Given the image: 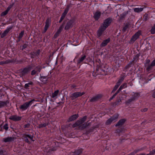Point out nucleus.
Wrapping results in <instances>:
<instances>
[{"instance_id":"nucleus-8","label":"nucleus","mask_w":155,"mask_h":155,"mask_svg":"<svg viewBox=\"0 0 155 155\" xmlns=\"http://www.w3.org/2000/svg\"><path fill=\"white\" fill-rule=\"evenodd\" d=\"M44 67L43 68L40 65H38L36 66L35 69L32 70L31 72V75L32 76H34L36 74H38L40 72L43 68H44Z\"/></svg>"},{"instance_id":"nucleus-62","label":"nucleus","mask_w":155,"mask_h":155,"mask_svg":"<svg viewBox=\"0 0 155 155\" xmlns=\"http://www.w3.org/2000/svg\"><path fill=\"white\" fill-rule=\"evenodd\" d=\"M59 36V35L57 33H56L54 36V38L55 39L57 38L58 36Z\"/></svg>"},{"instance_id":"nucleus-23","label":"nucleus","mask_w":155,"mask_h":155,"mask_svg":"<svg viewBox=\"0 0 155 155\" xmlns=\"http://www.w3.org/2000/svg\"><path fill=\"white\" fill-rule=\"evenodd\" d=\"M140 55V53L139 52L133 58V60L131 61L133 63V65L139 59V58Z\"/></svg>"},{"instance_id":"nucleus-20","label":"nucleus","mask_w":155,"mask_h":155,"mask_svg":"<svg viewBox=\"0 0 155 155\" xmlns=\"http://www.w3.org/2000/svg\"><path fill=\"white\" fill-rule=\"evenodd\" d=\"M9 103V100L6 101H0V108L4 107L5 106L7 107V104Z\"/></svg>"},{"instance_id":"nucleus-31","label":"nucleus","mask_w":155,"mask_h":155,"mask_svg":"<svg viewBox=\"0 0 155 155\" xmlns=\"http://www.w3.org/2000/svg\"><path fill=\"white\" fill-rule=\"evenodd\" d=\"M34 85V83L32 81H30L28 83L25 84L24 86V88L26 89H29V87H30V85Z\"/></svg>"},{"instance_id":"nucleus-26","label":"nucleus","mask_w":155,"mask_h":155,"mask_svg":"<svg viewBox=\"0 0 155 155\" xmlns=\"http://www.w3.org/2000/svg\"><path fill=\"white\" fill-rule=\"evenodd\" d=\"M128 13V11H125L122 14H120L119 17V19L120 20L124 19Z\"/></svg>"},{"instance_id":"nucleus-3","label":"nucleus","mask_w":155,"mask_h":155,"mask_svg":"<svg viewBox=\"0 0 155 155\" xmlns=\"http://www.w3.org/2000/svg\"><path fill=\"white\" fill-rule=\"evenodd\" d=\"M99 64H97V66L96 72L94 73V71L93 72L92 74L93 76L94 77H96L97 74H100H100H104L102 73V71L104 73H105V71L102 69L101 67V65L99 63Z\"/></svg>"},{"instance_id":"nucleus-32","label":"nucleus","mask_w":155,"mask_h":155,"mask_svg":"<svg viewBox=\"0 0 155 155\" xmlns=\"http://www.w3.org/2000/svg\"><path fill=\"white\" fill-rule=\"evenodd\" d=\"M140 96V94L139 93H135L131 97L134 101H135L136 99H137Z\"/></svg>"},{"instance_id":"nucleus-58","label":"nucleus","mask_w":155,"mask_h":155,"mask_svg":"<svg viewBox=\"0 0 155 155\" xmlns=\"http://www.w3.org/2000/svg\"><path fill=\"white\" fill-rule=\"evenodd\" d=\"M78 126V124L77 123L75 122L74 124L72 125V127L73 128L76 127Z\"/></svg>"},{"instance_id":"nucleus-6","label":"nucleus","mask_w":155,"mask_h":155,"mask_svg":"<svg viewBox=\"0 0 155 155\" xmlns=\"http://www.w3.org/2000/svg\"><path fill=\"white\" fill-rule=\"evenodd\" d=\"M23 139H24L25 142L29 144H30L31 143V142L29 141L28 138H29L32 141H34V140H33V136L31 135L30 134H23Z\"/></svg>"},{"instance_id":"nucleus-39","label":"nucleus","mask_w":155,"mask_h":155,"mask_svg":"<svg viewBox=\"0 0 155 155\" xmlns=\"http://www.w3.org/2000/svg\"><path fill=\"white\" fill-rule=\"evenodd\" d=\"M124 77L123 76H121L119 79L118 80L117 83L120 84L122 82L124 81Z\"/></svg>"},{"instance_id":"nucleus-43","label":"nucleus","mask_w":155,"mask_h":155,"mask_svg":"<svg viewBox=\"0 0 155 155\" xmlns=\"http://www.w3.org/2000/svg\"><path fill=\"white\" fill-rule=\"evenodd\" d=\"M150 32L152 34H155V24H154L153 26L152 27Z\"/></svg>"},{"instance_id":"nucleus-38","label":"nucleus","mask_w":155,"mask_h":155,"mask_svg":"<svg viewBox=\"0 0 155 155\" xmlns=\"http://www.w3.org/2000/svg\"><path fill=\"white\" fill-rule=\"evenodd\" d=\"M119 115L118 114L116 113L114 114L111 118H112L113 120H114L117 119Z\"/></svg>"},{"instance_id":"nucleus-27","label":"nucleus","mask_w":155,"mask_h":155,"mask_svg":"<svg viewBox=\"0 0 155 155\" xmlns=\"http://www.w3.org/2000/svg\"><path fill=\"white\" fill-rule=\"evenodd\" d=\"M83 149L82 148L78 150H76L74 152V155H80L83 152Z\"/></svg>"},{"instance_id":"nucleus-12","label":"nucleus","mask_w":155,"mask_h":155,"mask_svg":"<svg viewBox=\"0 0 155 155\" xmlns=\"http://www.w3.org/2000/svg\"><path fill=\"white\" fill-rule=\"evenodd\" d=\"M121 102V99L120 97H119L118 98L117 97V100L115 102L111 103V105L112 107H115L117 106L120 104Z\"/></svg>"},{"instance_id":"nucleus-55","label":"nucleus","mask_w":155,"mask_h":155,"mask_svg":"<svg viewBox=\"0 0 155 155\" xmlns=\"http://www.w3.org/2000/svg\"><path fill=\"white\" fill-rule=\"evenodd\" d=\"M30 126V124L29 123H28L27 124H26L24 125L23 126L24 128H29Z\"/></svg>"},{"instance_id":"nucleus-28","label":"nucleus","mask_w":155,"mask_h":155,"mask_svg":"<svg viewBox=\"0 0 155 155\" xmlns=\"http://www.w3.org/2000/svg\"><path fill=\"white\" fill-rule=\"evenodd\" d=\"M130 25V23L128 22H127L126 23V25H124V26L123 27L122 31L123 32H125L126 31V30L127 29L129 28V26Z\"/></svg>"},{"instance_id":"nucleus-47","label":"nucleus","mask_w":155,"mask_h":155,"mask_svg":"<svg viewBox=\"0 0 155 155\" xmlns=\"http://www.w3.org/2000/svg\"><path fill=\"white\" fill-rule=\"evenodd\" d=\"M8 33H7V32L5 30L1 35V38H4V37L6 36Z\"/></svg>"},{"instance_id":"nucleus-54","label":"nucleus","mask_w":155,"mask_h":155,"mask_svg":"<svg viewBox=\"0 0 155 155\" xmlns=\"http://www.w3.org/2000/svg\"><path fill=\"white\" fill-rule=\"evenodd\" d=\"M76 123L78 124V127L79 126H80L82 124H83L80 120H77L76 122Z\"/></svg>"},{"instance_id":"nucleus-57","label":"nucleus","mask_w":155,"mask_h":155,"mask_svg":"<svg viewBox=\"0 0 155 155\" xmlns=\"http://www.w3.org/2000/svg\"><path fill=\"white\" fill-rule=\"evenodd\" d=\"M60 59L61 60L60 62L61 64L64 60H65V58L63 56H62L60 58Z\"/></svg>"},{"instance_id":"nucleus-37","label":"nucleus","mask_w":155,"mask_h":155,"mask_svg":"<svg viewBox=\"0 0 155 155\" xmlns=\"http://www.w3.org/2000/svg\"><path fill=\"white\" fill-rule=\"evenodd\" d=\"M149 17L148 16V15L147 13H145L143 15V21H146L149 19Z\"/></svg>"},{"instance_id":"nucleus-14","label":"nucleus","mask_w":155,"mask_h":155,"mask_svg":"<svg viewBox=\"0 0 155 155\" xmlns=\"http://www.w3.org/2000/svg\"><path fill=\"white\" fill-rule=\"evenodd\" d=\"M106 29L105 28L101 26L97 32V35L98 38L100 37L102 35L104 31Z\"/></svg>"},{"instance_id":"nucleus-7","label":"nucleus","mask_w":155,"mask_h":155,"mask_svg":"<svg viewBox=\"0 0 155 155\" xmlns=\"http://www.w3.org/2000/svg\"><path fill=\"white\" fill-rule=\"evenodd\" d=\"M141 35V31H138L132 36L130 41V43L133 44L139 38Z\"/></svg>"},{"instance_id":"nucleus-24","label":"nucleus","mask_w":155,"mask_h":155,"mask_svg":"<svg viewBox=\"0 0 155 155\" xmlns=\"http://www.w3.org/2000/svg\"><path fill=\"white\" fill-rule=\"evenodd\" d=\"M48 76H41L40 79L44 84H45L47 83L48 81Z\"/></svg>"},{"instance_id":"nucleus-61","label":"nucleus","mask_w":155,"mask_h":155,"mask_svg":"<svg viewBox=\"0 0 155 155\" xmlns=\"http://www.w3.org/2000/svg\"><path fill=\"white\" fill-rule=\"evenodd\" d=\"M95 127H92L89 129L88 130H90V132H92L93 131L94 129H95Z\"/></svg>"},{"instance_id":"nucleus-64","label":"nucleus","mask_w":155,"mask_h":155,"mask_svg":"<svg viewBox=\"0 0 155 155\" xmlns=\"http://www.w3.org/2000/svg\"><path fill=\"white\" fill-rule=\"evenodd\" d=\"M151 64L153 66H155V59L154 60L151 62Z\"/></svg>"},{"instance_id":"nucleus-10","label":"nucleus","mask_w":155,"mask_h":155,"mask_svg":"<svg viewBox=\"0 0 155 155\" xmlns=\"http://www.w3.org/2000/svg\"><path fill=\"white\" fill-rule=\"evenodd\" d=\"M86 57H87L86 55L83 54L77 60V65L79 67L78 68H80L81 64L84 63V62L85 60Z\"/></svg>"},{"instance_id":"nucleus-40","label":"nucleus","mask_w":155,"mask_h":155,"mask_svg":"<svg viewBox=\"0 0 155 155\" xmlns=\"http://www.w3.org/2000/svg\"><path fill=\"white\" fill-rule=\"evenodd\" d=\"M153 67V65H152L151 64H148L146 68L147 71V72L149 71L150 70L152 69Z\"/></svg>"},{"instance_id":"nucleus-17","label":"nucleus","mask_w":155,"mask_h":155,"mask_svg":"<svg viewBox=\"0 0 155 155\" xmlns=\"http://www.w3.org/2000/svg\"><path fill=\"white\" fill-rule=\"evenodd\" d=\"M90 123H88L87 122L84 123V124H82L79 126L78 129V130H83L85 129L87 127L90 126Z\"/></svg>"},{"instance_id":"nucleus-41","label":"nucleus","mask_w":155,"mask_h":155,"mask_svg":"<svg viewBox=\"0 0 155 155\" xmlns=\"http://www.w3.org/2000/svg\"><path fill=\"white\" fill-rule=\"evenodd\" d=\"M59 91L58 90H57L53 93L51 97L53 98L55 97L56 96H57L59 93Z\"/></svg>"},{"instance_id":"nucleus-48","label":"nucleus","mask_w":155,"mask_h":155,"mask_svg":"<svg viewBox=\"0 0 155 155\" xmlns=\"http://www.w3.org/2000/svg\"><path fill=\"white\" fill-rule=\"evenodd\" d=\"M24 34V31H21L20 33L19 34L18 38H21L23 37V35Z\"/></svg>"},{"instance_id":"nucleus-1","label":"nucleus","mask_w":155,"mask_h":155,"mask_svg":"<svg viewBox=\"0 0 155 155\" xmlns=\"http://www.w3.org/2000/svg\"><path fill=\"white\" fill-rule=\"evenodd\" d=\"M32 65H29L19 70V76L21 78L24 77L28 74L33 69Z\"/></svg>"},{"instance_id":"nucleus-45","label":"nucleus","mask_w":155,"mask_h":155,"mask_svg":"<svg viewBox=\"0 0 155 155\" xmlns=\"http://www.w3.org/2000/svg\"><path fill=\"white\" fill-rule=\"evenodd\" d=\"M127 86V83H125L122 84L120 87V88L122 90L124 88L126 87Z\"/></svg>"},{"instance_id":"nucleus-63","label":"nucleus","mask_w":155,"mask_h":155,"mask_svg":"<svg viewBox=\"0 0 155 155\" xmlns=\"http://www.w3.org/2000/svg\"><path fill=\"white\" fill-rule=\"evenodd\" d=\"M76 87V86L74 84H73L71 85L70 86L71 88V89L74 88V87Z\"/></svg>"},{"instance_id":"nucleus-60","label":"nucleus","mask_w":155,"mask_h":155,"mask_svg":"<svg viewBox=\"0 0 155 155\" xmlns=\"http://www.w3.org/2000/svg\"><path fill=\"white\" fill-rule=\"evenodd\" d=\"M7 63L6 61H0V65H2Z\"/></svg>"},{"instance_id":"nucleus-33","label":"nucleus","mask_w":155,"mask_h":155,"mask_svg":"<svg viewBox=\"0 0 155 155\" xmlns=\"http://www.w3.org/2000/svg\"><path fill=\"white\" fill-rule=\"evenodd\" d=\"M28 42L26 41L25 43L23 45L21 46H20V49L23 51L24 49L26 48L28 45Z\"/></svg>"},{"instance_id":"nucleus-59","label":"nucleus","mask_w":155,"mask_h":155,"mask_svg":"<svg viewBox=\"0 0 155 155\" xmlns=\"http://www.w3.org/2000/svg\"><path fill=\"white\" fill-rule=\"evenodd\" d=\"M148 110V109L147 108H144L142 109L141 110V111L142 112H145L147 111Z\"/></svg>"},{"instance_id":"nucleus-44","label":"nucleus","mask_w":155,"mask_h":155,"mask_svg":"<svg viewBox=\"0 0 155 155\" xmlns=\"http://www.w3.org/2000/svg\"><path fill=\"white\" fill-rule=\"evenodd\" d=\"M87 118V116H85L83 117L82 118H80L79 119L81 122L83 124L86 120Z\"/></svg>"},{"instance_id":"nucleus-16","label":"nucleus","mask_w":155,"mask_h":155,"mask_svg":"<svg viewBox=\"0 0 155 155\" xmlns=\"http://www.w3.org/2000/svg\"><path fill=\"white\" fill-rule=\"evenodd\" d=\"M102 97L101 94H98L95 96L92 97L89 100L90 102H94L98 101Z\"/></svg>"},{"instance_id":"nucleus-52","label":"nucleus","mask_w":155,"mask_h":155,"mask_svg":"<svg viewBox=\"0 0 155 155\" xmlns=\"http://www.w3.org/2000/svg\"><path fill=\"white\" fill-rule=\"evenodd\" d=\"M40 50L38 49L37 51L36 52H34V54H35V56H38L40 54Z\"/></svg>"},{"instance_id":"nucleus-2","label":"nucleus","mask_w":155,"mask_h":155,"mask_svg":"<svg viewBox=\"0 0 155 155\" xmlns=\"http://www.w3.org/2000/svg\"><path fill=\"white\" fill-rule=\"evenodd\" d=\"M35 101V99H33L28 102H26L22 105H21L19 107L20 110L21 111H23L27 110L28 107Z\"/></svg>"},{"instance_id":"nucleus-4","label":"nucleus","mask_w":155,"mask_h":155,"mask_svg":"<svg viewBox=\"0 0 155 155\" xmlns=\"http://www.w3.org/2000/svg\"><path fill=\"white\" fill-rule=\"evenodd\" d=\"M112 21L113 20L112 18L109 17L104 20L103 23L101 26L105 29H106L110 25Z\"/></svg>"},{"instance_id":"nucleus-53","label":"nucleus","mask_w":155,"mask_h":155,"mask_svg":"<svg viewBox=\"0 0 155 155\" xmlns=\"http://www.w3.org/2000/svg\"><path fill=\"white\" fill-rule=\"evenodd\" d=\"M134 101L133 99L131 97V98L129 99L128 100L125 102L126 104H130L131 102L132 101Z\"/></svg>"},{"instance_id":"nucleus-19","label":"nucleus","mask_w":155,"mask_h":155,"mask_svg":"<svg viewBox=\"0 0 155 155\" xmlns=\"http://www.w3.org/2000/svg\"><path fill=\"white\" fill-rule=\"evenodd\" d=\"M79 117L78 114H74L69 117L68 119L67 120V122H71L76 120Z\"/></svg>"},{"instance_id":"nucleus-13","label":"nucleus","mask_w":155,"mask_h":155,"mask_svg":"<svg viewBox=\"0 0 155 155\" xmlns=\"http://www.w3.org/2000/svg\"><path fill=\"white\" fill-rule=\"evenodd\" d=\"M22 117L18 116L16 115H12L9 119L14 121H18L21 120Z\"/></svg>"},{"instance_id":"nucleus-36","label":"nucleus","mask_w":155,"mask_h":155,"mask_svg":"<svg viewBox=\"0 0 155 155\" xmlns=\"http://www.w3.org/2000/svg\"><path fill=\"white\" fill-rule=\"evenodd\" d=\"M113 121V120L110 117L106 121L105 124L107 125H110Z\"/></svg>"},{"instance_id":"nucleus-49","label":"nucleus","mask_w":155,"mask_h":155,"mask_svg":"<svg viewBox=\"0 0 155 155\" xmlns=\"http://www.w3.org/2000/svg\"><path fill=\"white\" fill-rule=\"evenodd\" d=\"M70 8L69 5H68L67 6V7L64 10V13H66L67 14L68 13Z\"/></svg>"},{"instance_id":"nucleus-15","label":"nucleus","mask_w":155,"mask_h":155,"mask_svg":"<svg viewBox=\"0 0 155 155\" xmlns=\"http://www.w3.org/2000/svg\"><path fill=\"white\" fill-rule=\"evenodd\" d=\"M14 4L13 3L11 5H10L7 8V9L5 11L2 12L1 15H0L1 17L2 16H4L6 15L8 13L9 11L11 9V8L14 5Z\"/></svg>"},{"instance_id":"nucleus-51","label":"nucleus","mask_w":155,"mask_h":155,"mask_svg":"<svg viewBox=\"0 0 155 155\" xmlns=\"http://www.w3.org/2000/svg\"><path fill=\"white\" fill-rule=\"evenodd\" d=\"M3 129L6 130H7L8 129V124L7 123L5 124L3 127Z\"/></svg>"},{"instance_id":"nucleus-5","label":"nucleus","mask_w":155,"mask_h":155,"mask_svg":"<svg viewBox=\"0 0 155 155\" xmlns=\"http://www.w3.org/2000/svg\"><path fill=\"white\" fill-rule=\"evenodd\" d=\"M74 21L75 19L74 18L68 20L64 27V30H68L69 29L71 28L73 26V24L74 22Z\"/></svg>"},{"instance_id":"nucleus-34","label":"nucleus","mask_w":155,"mask_h":155,"mask_svg":"<svg viewBox=\"0 0 155 155\" xmlns=\"http://www.w3.org/2000/svg\"><path fill=\"white\" fill-rule=\"evenodd\" d=\"M92 59L90 57H86L85 60L84 61V64H88V63L92 61Z\"/></svg>"},{"instance_id":"nucleus-50","label":"nucleus","mask_w":155,"mask_h":155,"mask_svg":"<svg viewBox=\"0 0 155 155\" xmlns=\"http://www.w3.org/2000/svg\"><path fill=\"white\" fill-rule=\"evenodd\" d=\"M13 26H11L9 27V28H7V29L5 30L7 33H8L13 28Z\"/></svg>"},{"instance_id":"nucleus-56","label":"nucleus","mask_w":155,"mask_h":155,"mask_svg":"<svg viewBox=\"0 0 155 155\" xmlns=\"http://www.w3.org/2000/svg\"><path fill=\"white\" fill-rule=\"evenodd\" d=\"M30 54L31 56V58H33L35 57V54H34V52H31L30 53Z\"/></svg>"},{"instance_id":"nucleus-11","label":"nucleus","mask_w":155,"mask_h":155,"mask_svg":"<svg viewBox=\"0 0 155 155\" xmlns=\"http://www.w3.org/2000/svg\"><path fill=\"white\" fill-rule=\"evenodd\" d=\"M51 23V18H48L47 19L45 22V24L44 27V31L42 32L43 33L46 32L49 26L50 25Z\"/></svg>"},{"instance_id":"nucleus-22","label":"nucleus","mask_w":155,"mask_h":155,"mask_svg":"<svg viewBox=\"0 0 155 155\" xmlns=\"http://www.w3.org/2000/svg\"><path fill=\"white\" fill-rule=\"evenodd\" d=\"M126 120L125 119H122L120 120L115 125V126L116 127L118 126H121L124 124Z\"/></svg>"},{"instance_id":"nucleus-30","label":"nucleus","mask_w":155,"mask_h":155,"mask_svg":"<svg viewBox=\"0 0 155 155\" xmlns=\"http://www.w3.org/2000/svg\"><path fill=\"white\" fill-rule=\"evenodd\" d=\"M67 21V20H64L62 24L60 25V26L59 28L58 29L57 31H59L60 32H61L62 30H63V28L64 27V25L65 24V23H66Z\"/></svg>"},{"instance_id":"nucleus-35","label":"nucleus","mask_w":155,"mask_h":155,"mask_svg":"<svg viewBox=\"0 0 155 155\" xmlns=\"http://www.w3.org/2000/svg\"><path fill=\"white\" fill-rule=\"evenodd\" d=\"M143 9V8H135L134 9V11L136 12L139 13L142 11Z\"/></svg>"},{"instance_id":"nucleus-25","label":"nucleus","mask_w":155,"mask_h":155,"mask_svg":"<svg viewBox=\"0 0 155 155\" xmlns=\"http://www.w3.org/2000/svg\"><path fill=\"white\" fill-rule=\"evenodd\" d=\"M14 138L12 137H8L5 138H4L3 141L6 143L9 142H11L14 141Z\"/></svg>"},{"instance_id":"nucleus-21","label":"nucleus","mask_w":155,"mask_h":155,"mask_svg":"<svg viewBox=\"0 0 155 155\" xmlns=\"http://www.w3.org/2000/svg\"><path fill=\"white\" fill-rule=\"evenodd\" d=\"M110 41V38H108L107 39L104 40L101 44L100 46L101 47H103L106 46L108 43Z\"/></svg>"},{"instance_id":"nucleus-46","label":"nucleus","mask_w":155,"mask_h":155,"mask_svg":"<svg viewBox=\"0 0 155 155\" xmlns=\"http://www.w3.org/2000/svg\"><path fill=\"white\" fill-rule=\"evenodd\" d=\"M48 125V124L45 123L43 124H40L38 125V128H42L43 127H46L47 125Z\"/></svg>"},{"instance_id":"nucleus-29","label":"nucleus","mask_w":155,"mask_h":155,"mask_svg":"<svg viewBox=\"0 0 155 155\" xmlns=\"http://www.w3.org/2000/svg\"><path fill=\"white\" fill-rule=\"evenodd\" d=\"M133 64V63L130 61V62L129 64H128L124 68V71H127L128 69L131 67V65Z\"/></svg>"},{"instance_id":"nucleus-42","label":"nucleus","mask_w":155,"mask_h":155,"mask_svg":"<svg viewBox=\"0 0 155 155\" xmlns=\"http://www.w3.org/2000/svg\"><path fill=\"white\" fill-rule=\"evenodd\" d=\"M142 150V148H140V149L136 150H135L134 152H131L130 154H129V155H134L135 154L137 153L139 151H140L141 150Z\"/></svg>"},{"instance_id":"nucleus-9","label":"nucleus","mask_w":155,"mask_h":155,"mask_svg":"<svg viewBox=\"0 0 155 155\" xmlns=\"http://www.w3.org/2000/svg\"><path fill=\"white\" fill-rule=\"evenodd\" d=\"M85 93L84 92L82 93L79 92H75L71 94L70 97L71 100H73L76 98L82 96V95L84 94Z\"/></svg>"},{"instance_id":"nucleus-18","label":"nucleus","mask_w":155,"mask_h":155,"mask_svg":"<svg viewBox=\"0 0 155 155\" xmlns=\"http://www.w3.org/2000/svg\"><path fill=\"white\" fill-rule=\"evenodd\" d=\"M101 14V12L99 11H97L94 13L93 18L95 21H98L100 18Z\"/></svg>"}]
</instances>
